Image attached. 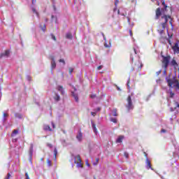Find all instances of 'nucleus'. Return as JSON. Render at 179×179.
Masks as SVG:
<instances>
[{
    "instance_id": "1",
    "label": "nucleus",
    "mask_w": 179,
    "mask_h": 179,
    "mask_svg": "<svg viewBox=\"0 0 179 179\" xmlns=\"http://www.w3.org/2000/svg\"><path fill=\"white\" fill-rule=\"evenodd\" d=\"M162 5L164 8H157L155 10V20H158V19H160L159 20L161 22L157 29L159 34H163L164 33V29L168 26L167 23H169V20L171 29H174V25H173V17H171V15H167V8H169V6L166 5L164 1H162Z\"/></svg>"
},
{
    "instance_id": "2",
    "label": "nucleus",
    "mask_w": 179,
    "mask_h": 179,
    "mask_svg": "<svg viewBox=\"0 0 179 179\" xmlns=\"http://www.w3.org/2000/svg\"><path fill=\"white\" fill-rule=\"evenodd\" d=\"M166 83L169 87H176L179 90V82L178 80L173 77V78L166 79Z\"/></svg>"
},
{
    "instance_id": "3",
    "label": "nucleus",
    "mask_w": 179,
    "mask_h": 179,
    "mask_svg": "<svg viewBox=\"0 0 179 179\" xmlns=\"http://www.w3.org/2000/svg\"><path fill=\"white\" fill-rule=\"evenodd\" d=\"M74 163L76 164L78 169H83V164L82 163V159L80 155H78L74 157Z\"/></svg>"
},
{
    "instance_id": "4",
    "label": "nucleus",
    "mask_w": 179,
    "mask_h": 179,
    "mask_svg": "<svg viewBox=\"0 0 179 179\" xmlns=\"http://www.w3.org/2000/svg\"><path fill=\"white\" fill-rule=\"evenodd\" d=\"M127 101V104L126 105V108H127V111H129L134 108V104L132 103V98L131 96H128Z\"/></svg>"
},
{
    "instance_id": "5",
    "label": "nucleus",
    "mask_w": 179,
    "mask_h": 179,
    "mask_svg": "<svg viewBox=\"0 0 179 179\" xmlns=\"http://www.w3.org/2000/svg\"><path fill=\"white\" fill-rule=\"evenodd\" d=\"M170 56L163 57L162 64H164L165 69H167V66H169V64H170Z\"/></svg>"
},
{
    "instance_id": "6",
    "label": "nucleus",
    "mask_w": 179,
    "mask_h": 179,
    "mask_svg": "<svg viewBox=\"0 0 179 179\" xmlns=\"http://www.w3.org/2000/svg\"><path fill=\"white\" fill-rule=\"evenodd\" d=\"M130 52H131L130 58H131V62H134L135 58H138V57H136V55L138 54V53L136 52V49H135V48H134L130 51Z\"/></svg>"
},
{
    "instance_id": "7",
    "label": "nucleus",
    "mask_w": 179,
    "mask_h": 179,
    "mask_svg": "<svg viewBox=\"0 0 179 179\" xmlns=\"http://www.w3.org/2000/svg\"><path fill=\"white\" fill-rule=\"evenodd\" d=\"M171 48L173 51V54H179V41L175 43Z\"/></svg>"
},
{
    "instance_id": "8",
    "label": "nucleus",
    "mask_w": 179,
    "mask_h": 179,
    "mask_svg": "<svg viewBox=\"0 0 179 179\" xmlns=\"http://www.w3.org/2000/svg\"><path fill=\"white\" fill-rule=\"evenodd\" d=\"M144 155L146 157L145 163H146L147 169H151V170H153V169L152 168V164L150 163L149 158H148V154H146V152H144Z\"/></svg>"
},
{
    "instance_id": "9",
    "label": "nucleus",
    "mask_w": 179,
    "mask_h": 179,
    "mask_svg": "<svg viewBox=\"0 0 179 179\" xmlns=\"http://www.w3.org/2000/svg\"><path fill=\"white\" fill-rule=\"evenodd\" d=\"M76 139H78V142H82V139H83V134L80 130L78 131V133L76 136Z\"/></svg>"
},
{
    "instance_id": "10",
    "label": "nucleus",
    "mask_w": 179,
    "mask_h": 179,
    "mask_svg": "<svg viewBox=\"0 0 179 179\" xmlns=\"http://www.w3.org/2000/svg\"><path fill=\"white\" fill-rule=\"evenodd\" d=\"M71 95L73 96V97L76 100V103H79V96H78V94L72 92Z\"/></svg>"
},
{
    "instance_id": "11",
    "label": "nucleus",
    "mask_w": 179,
    "mask_h": 179,
    "mask_svg": "<svg viewBox=\"0 0 179 179\" xmlns=\"http://www.w3.org/2000/svg\"><path fill=\"white\" fill-rule=\"evenodd\" d=\"M171 65L172 66H174V68H177V66H178V64L177 63V62L176 61V59H173L171 62Z\"/></svg>"
},
{
    "instance_id": "12",
    "label": "nucleus",
    "mask_w": 179,
    "mask_h": 179,
    "mask_svg": "<svg viewBox=\"0 0 179 179\" xmlns=\"http://www.w3.org/2000/svg\"><path fill=\"white\" fill-rule=\"evenodd\" d=\"M51 66L52 69H55V68H56L57 66V64L55 63V59H54V57H52Z\"/></svg>"
},
{
    "instance_id": "13",
    "label": "nucleus",
    "mask_w": 179,
    "mask_h": 179,
    "mask_svg": "<svg viewBox=\"0 0 179 179\" xmlns=\"http://www.w3.org/2000/svg\"><path fill=\"white\" fill-rule=\"evenodd\" d=\"M124 138V136H119L117 139L116 140V143H121Z\"/></svg>"
},
{
    "instance_id": "14",
    "label": "nucleus",
    "mask_w": 179,
    "mask_h": 179,
    "mask_svg": "<svg viewBox=\"0 0 179 179\" xmlns=\"http://www.w3.org/2000/svg\"><path fill=\"white\" fill-rule=\"evenodd\" d=\"M134 65L138 68H142L143 66L142 63L141 62V61H139V59H138L137 62L134 63Z\"/></svg>"
},
{
    "instance_id": "15",
    "label": "nucleus",
    "mask_w": 179,
    "mask_h": 179,
    "mask_svg": "<svg viewBox=\"0 0 179 179\" xmlns=\"http://www.w3.org/2000/svg\"><path fill=\"white\" fill-rule=\"evenodd\" d=\"M9 54H10V52L9 50H6L4 53L1 54V57H9Z\"/></svg>"
},
{
    "instance_id": "16",
    "label": "nucleus",
    "mask_w": 179,
    "mask_h": 179,
    "mask_svg": "<svg viewBox=\"0 0 179 179\" xmlns=\"http://www.w3.org/2000/svg\"><path fill=\"white\" fill-rule=\"evenodd\" d=\"M57 90L59 91V92H60L61 93H62V94H64V87H62V85H59L58 87H57Z\"/></svg>"
},
{
    "instance_id": "17",
    "label": "nucleus",
    "mask_w": 179,
    "mask_h": 179,
    "mask_svg": "<svg viewBox=\"0 0 179 179\" xmlns=\"http://www.w3.org/2000/svg\"><path fill=\"white\" fill-rule=\"evenodd\" d=\"M43 129L44 131H52V129H51V127H50V125H45Z\"/></svg>"
},
{
    "instance_id": "18",
    "label": "nucleus",
    "mask_w": 179,
    "mask_h": 179,
    "mask_svg": "<svg viewBox=\"0 0 179 179\" xmlns=\"http://www.w3.org/2000/svg\"><path fill=\"white\" fill-rule=\"evenodd\" d=\"M54 100L55 101H59V100H61V97L58 95V94H55V96H54Z\"/></svg>"
},
{
    "instance_id": "19",
    "label": "nucleus",
    "mask_w": 179,
    "mask_h": 179,
    "mask_svg": "<svg viewBox=\"0 0 179 179\" xmlns=\"http://www.w3.org/2000/svg\"><path fill=\"white\" fill-rule=\"evenodd\" d=\"M15 117L18 118L19 120H22V118H23V116L20 113H15Z\"/></svg>"
},
{
    "instance_id": "20",
    "label": "nucleus",
    "mask_w": 179,
    "mask_h": 179,
    "mask_svg": "<svg viewBox=\"0 0 179 179\" xmlns=\"http://www.w3.org/2000/svg\"><path fill=\"white\" fill-rule=\"evenodd\" d=\"M19 134V130L18 129H15L13 131V133L11 134V136L13 138L15 135H17Z\"/></svg>"
},
{
    "instance_id": "21",
    "label": "nucleus",
    "mask_w": 179,
    "mask_h": 179,
    "mask_svg": "<svg viewBox=\"0 0 179 179\" xmlns=\"http://www.w3.org/2000/svg\"><path fill=\"white\" fill-rule=\"evenodd\" d=\"M73 37V36H72V34H71V33H68L66 35V38H69V40H72Z\"/></svg>"
},
{
    "instance_id": "22",
    "label": "nucleus",
    "mask_w": 179,
    "mask_h": 179,
    "mask_svg": "<svg viewBox=\"0 0 179 179\" xmlns=\"http://www.w3.org/2000/svg\"><path fill=\"white\" fill-rule=\"evenodd\" d=\"M57 155H58V150H57V148H55V150H54L55 160H57Z\"/></svg>"
},
{
    "instance_id": "23",
    "label": "nucleus",
    "mask_w": 179,
    "mask_h": 179,
    "mask_svg": "<svg viewBox=\"0 0 179 179\" xmlns=\"http://www.w3.org/2000/svg\"><path fill=\"white\" fill-rule=\"evenodd\" d=\"M92 128H93V129H94V132L95 133V134H97V128H96V124H94V123H92Z\"/></svg>"
},
{
    "instance_id": "24",
    "label": "nucleus",
    "mask_w": 179,
    "mask_h": 179,
    "mask_svg": "<svg viewBox=\"0 0 179 179\" xmlns=\"http://www.w3.org/2000/svg\"><path fill=\"white\" fill-rule=\"evenodd\" d=\"M33 148H34V145H33V143H31L30 145V148H29V153H30V155H33Z\"/></svg>"
},
{
    "instance_id": "25",
    "label": "nucleus",
    "mask_w": 179,
    "mask_h": 179,
    "mask_svg": "<svg viewBox=\"0 0 179 179\" xmlns=\"http://www.w3.org/2000/svg\"><path fill=\"white\" fill-rule=\"evenodd\" d=\"M113 117H117L118 115V114L117 113V108L113 109Z\"/></svg>"
},
{
    "instance_id": "26",
    "label": "nucleus",
    "mask_w": 179,
    "mask_h": 179,
    "mask_svg": "<svg viewBox=\"0 0 179 179\" xmlns=\"http://www.w3.org/2000/svg\"><path fill=\"white\" fill-rule=\"evenodd\" d=\"M129 83H131V78H128V81H127V87H128V89H131V87L129 86Z\"/></svg>"
},
{
    "instance_id": "27",
    "label": "nucleus",
    "mask_w": 179,
    "mask_h": 179,
    "mask_svg": "<svg viewBox=\"0 0 179 179\" xmlns=\"http://www.w3.org/2000/svg\"><path fill=\"white\" fill-rule=\"evenodd\" d=\"M47 164L48 166H49V167H51V166H52V164H51V160H50L49 159H47Z\"/></svg>"
},
{
    "instance_id": "28",
    "label": "nucleus",
    "mask_w": 179,
    "mask_h": 179,
    "mask_svg": "<svg viewBox=\"0 0 179 179\" xmlns=\"http://www.w3.org/2000/svg\"><path fill=\"white\" fill-rule=\"evenodd\" d=\"M111 122H114V124H117V118H110Z\"/></svg>"
},
{
    "instance_id": "29",
    "label": "nucleus",
    "mask_w": 179,
    "mask_h": 179,
    "mask_svg": "<svg viewBox=\"0 0 179 179\" xmlns=\"http://www.w3.org/2000/svg\"><path fill=\"white\" fill-rule=\"evenodd\" d=\"M73 72V69L72 67H70L69 69V73L70 75H72V73Z\"/></svg>"
},
{
    "instance_id": "30",
    "label": "nucleus",
    "mask_w": 179,
    "mask_h": 179,
    "mask_svg": "<svg viewBox=\"0 0 179 179\" xmlns=\"http://www.w3.org/2000/svg\"><path fill=\"white\" fill-rule=\"evenodd\" d=\"M10 177H12V175L8 173L4 179H10Z\"/></svg>"
},
{
    "instance_id": "31",
    "label": "nucleus",
    "mask_w": 179,
    "mask_h": 179,
    "mask_svg": "<svg viewBox=\"0 0 179 179\" xmlns=\"http://www.w3.org/2000/svg\"><path fill=\"white\" fill-rule=\"evenodd\" d=\"M51 37L52 38V40H54V41H57V38L54 36V34H51Z\"/></svg>"
},
{
    "instance_id": "32",
    "label": "nucleus",
    "mask_w": 179,
    "mask_h": 179,
    "mask_svg": "<svg viewBox=\"0 0 179 179\" xmlns=\"http://www.w3.org/2000/svg\"><path fill=\"white\" fill-rule=\"evenodd\" d=\"M32 11L34 12V13H36L37 15V16H38V13L37 12V10H36V8H33Z\"/></svg>"
},
{
    "instance_id": "33",
    "label": "nucleus",
    "mask_w": 179,
    "mask_h": 179,
    "mask_svg": "<svg viewBox=\"0 0 179 179\" xmlns=\"http://www.w3.org/2000/svg\"><path fill=\"white\" fill-rule=\"evenodd\" d=\"M41 29H42L43 31H45V30L47 29V27H45V24H43V26Z\"/></svg>"
},
{
    "instance_id": "34",
    "label": "nucleus",
    "mask_w": 179,
    "mask_h": 179,
    "mask_svg": "<svg viewBox=\"0 0 179 179\" xmlns=\"http://www.w3.org/2000/svg\"><path fill=\"white\" fill-rule=\"evenodd\" d=\"M174 93L173 92H170V97L171 98V99H173V97H174Z\"/></svg>"
},
{
    "instance_id": "35",
    "label": "nucleus",
    "mask_w": 179,
    "mask_h": 179,
    "mask_svg": "<svg viewBox=\"0 0 179 179\" xmlns=\"http://www.w3.org/2000/svg\"><path fill=\"white\" fill-rule=\"evenodd\" d=\"M47 146H48V148H50L51 149L52 148V144L48 143Z\"/></svg>"
},
{
    "instance_id": "36",
    "label": "nucleus",
    "mask_w": 179,
    "mask_h": 179,
    "mask_svg": "<svg viewBox=\"0 0 179 179\" xmlns=\"http://www.w3.org/2000/svg\"><path fill=\"white\" fill-rule=\"evenodd\" d=\"M160 73H162V70H159V71H157L156 72L157 76H159V75H160Z\"/></svg>"
},
{
    "instance_id": "37",
    "label": "nucleus",
    "mask_w": 179,
    "mask_h": 179,
    "mask_svg": "<svg viewBox=\"0 0 179 179\" xmlns=\"http://www.w3.org/2000/svg\"><path fill=\"white\" fill-rule=\"evenodd\" d=\"M97 113L96 112H91V115L93 116V117H96Z\"/></svg>"
},
{
    "instance_id": "38",
    "label": "nucleus",
    "mask_w": 179,
    "mask_h": 179,
    "mask_svg": "<svg viewBox=\"0 0 179 179\" xmlns=\"http://www.w3.org/2000/svg\"><path fill=\"white\" fill-rule=\"evenodd\" d=\"M161 132H162V134H166L167 132V131L164 129H161Z\"/></svg>"
},
{
    "instance_id": "39",
    "label": "nucleus",
    "mask_w": 179,
    "mask_h": 179,
    "mask_svg": "<svg viewBox=\"0 0 179 179\" xmlns=\"http://www.w3.org/2000/svg\"><path fill=\"white\" fill-rule=\"evenodd\" d=\"M59 62H62L64 64V65H65V60H64V59H60L59 60Z\"/></svg>"
},
{
    "instance_id": "40",
    "label": "nucleus",
    "mask_w": 179,
    "mask_h": 179,
    "mask_svg": "<svg viewBox=\"0 0 179 179\" xmlns=\"http://www.w3.org/2000/svg\"><path fill=\"white\" fill-rule=\"evenodd\" d=\"M90 97L91 99H96V94H91Z\"/></svg>"
},
{
    "instance_id": "41",
    "label": "nucleus",
    "mask_w": 179,
    "mask_h": 179,
    "mask_svg": "<svg viewBox=\"0 0 179 179\" xmlns=\"http://www.w3.org/2000/svg\"><path fill=\"white\" fill-rule=\"evenodd\" d=\"M99 158H96V163H94L93 164H94V166H96V164H97V163H99Z\"/></svg>"
},
{
    "instance_id": "42",
    "label": "nucleus",
    "mask_w": 179,
    "mask_h": 179,
    "mask_svg": "<svg viewBox=\"0 0 179 179\" xmlns=\"http://www.w3.org/2000/svg\"><path fill=\"white\" fill-rule=\"evenodd\" d=\"M25 177H26V179H30V177H29V173H25Z\"/></svg>"
},
{
    "instance_id": "43",
    "label": "nucleus",
    "mask_w": 179,
    "mask_h": 179,
    "mask_svg": "<svg viewBox=\"0 0 179 179\" xmlns=\"http://www.w3.org/2000/svg\"><path fill=\"white\" fill-rule=\"evenodd\" d=\"M119 2H120V0H115V5L117 6V5H118Z\"/></svg>"
},
{
    "instance_id": "44",
    "label": "nucleus",
    "mask_w": 179,
    "mask_h": 179,
    "mask_svg": "<svg viewBox=\"0 0 179 179\" xmlns=\"http://www.w3.org/2000/svg\"><path fill=\"white\" fill-rule=\"evenodd\" d=\"M129 34L131 36V37H132V36H134V34H132V30L129 29Z\"/></svg>"
},
{
    "instance_id": "45",
    "label": "nucleus",
    "mask_w": 179,
    "mask_h": 179,
    "mask_svg": "<svg viewBox=\"0 0 179 179\" xmlns=\"http://www.w3.org/2000/svg\"><path fill=\"white\" fill-rule=\"evenodd\" d=\"M86 166L90 167V164H89V162L87 160L86 161Z\"/></svg>"
},
{
    "instance_id": "46",
    "label": "nucleus",
    "mask_w": 179,
    "mask_h": 179,
    "mask_svg": "<svg viewBox=\"0 0 179 179\" xmlns=\"http://www.w3.org/2000/svg\"><path fill=\"white\" fill-rule=\"evenodd\" d=\"M101 68H103V66H99L97 67L98 71H100V69H101Z\"/></svg>"
},
{
    "instance_id": "47",
    "label": "nucleus",
    "mask_w": 179,
    "mask_h": 179,
    "mask_svg": "<svg viewBox=\"0 0 179 179\" xmlns=\"http://www.w3.org/2000/svg\"><path fill=\"white\" fill-rule=\"evenodd\" d=\"M115 8L113 9V12H117V5L115 4Z\"/></svg>"
},
{
    "instance_id": "48",
    "label": "nucleus",
    "mask_w": 179,
    "mask_h": 179,
    "mask_svg": "<svg viewBox=\"0 0 179 179\" xmlns=\"http://www.w3.org/2000/svg\"><path fill=\"white\" fill-rule=\"evenodd\" d=\"M176 108H177V107H175L173 109V108H171V111H174V110H176Z\"/></svg>"
},
{
    "instance_id": "49",
    "label": "nucleus",
    "mask_w": 179,
    "mask_h": 179,
    "mask_svg": "<svg viewBox=\"0 0 179 179\" xmlns=\"http://www.w3.org/2000/svg\"><path fill=\"white\" fill-rule=\"evenodd\" d=\"M52 128H55V124H54V122H52Z\"/></svg>"
},
{
    "instance_id": "50",
    "label": "nucleus",
    "mask_w": 179,
    "mask_h": 179,
    "mask_svg": "<svg viewBox=\"0 0 179 179\" xmlns=\"http://www.w3.org/2000/svg\"><path fill=\"white\" fill-rule=\"evenodd\" d=\"M100 110H101V108H96V111H100Z\"/></svg>"
},
{
    "instance_id": "51",
    "label": "nucleus",
    "mask_w": 179,
    "mask_h": 179,
    "mask_svg": "<svg viewBox=\"0 0 179 179\" xmlns=\"http://www.w3.org/2000/svg\"><path fill=\"white\" fill-rule=\"evenodd\" d=\"M124 156L128 158V154L127 152L124 153Z\"/></svg>"
},
{
    "instance_id": "52",
    "label": "nucleus",
    "mask_w": 179,
    "mask_h": 179,
    "mask_svg": "<svg viewBox=\"0 0 179 179\" xmlns=\"http://www.w3.org/2000/svg\"><path fill=\"white\" fill-rule=\"evenodd\" d=\"M73 89L74 90L75 92H76V90H76V87H73Z\"/></svg>"
},
{
    "instance_id": "53",
    "label": "nucleus",
    "mask_w": 179,
    "mask_h": 179,
    "mask_svg": "<svg viewBox=\"0 0 179 179\" xmlns=\"http://www.w3.org/2000/svg\"><path fill=\"white\" fill-rule=\"evenodd\" d=\"M157 3L158 6L160 5V2L159 1H157Z\"/></svg>"
},
{
    "instance_id": "54",
    "label": "nucleus",
    "mask_w": 179,
    "mask_h": 179,
    "mask_svg": "<svg viewBox=\"0 0 179 179\" xmlns=\"http://www.w3.org/2000/svg\"><path fill=\"white\" fill-rule=\"evenodd\" d=\"M34 2H36V0H32V3L34 4Z\"/></svg>"
},
{
    "instance_id": "55",
    "label": "nucleus",
    "mask_w": 179,
    "mask_h": 179,
    "mask_svg": "<svg viewBox=\"0 0 179 179\" xmlns=\"http://www.w3.org/2000/svg\"><path fill=\"white\" fill-rule=\"evenodd\" d=\"M117 15H120V10H117Z\"/></svg>"
},
{
    "instance_id": "56",
    "label": "nucleus",
    "mask_w": 179,
    "mask_h": 179,
    "mask_svg": "<svg viewBox=\"0 0 179 179\" xmlns=\"http://www.w3.org/2000/svg\"><path fill=\"white\" fill-rule=\"evenodd\" d=\"M3 116H4V117H6V113H3Z\"/></svg>"
},
{
    "instance_id": "57",
    "label": "nucleus",
    "mask_w": 179,
    "mask_h": 179,
    "mask_svg": "<svg viewBox=\"0 0 179 179\" xmlns=\"http://www.w3.org/2000/svg\"><path fill=\"white\" fill-rule=\"evenodd\" d=\"M117 90H120V87H117Z\"/></svg>"
},
{
    "instance_id": "58",
    "label": "nucleus",
    "mask_w": 179,
    "mask_h": 179,
    "mask_svg": "<svg viewBox=\"0 0 179 179\" xmlns=\"http://www.w3.org/2000/svg\"><path fill=\"white\" fill-rule=\"evenodd\" d=\"M164 73H166V70L164 71Z\"/></svg>"
},
{
    "instance_id": "59",
    "label": "nucleus",
    "mask_w": 179,
    "mask_h": 179,
    "mask_svg": "<svg viewBox=\"0 0 179 179\" xmlns=\"http://www.w3.org/2000/svg\"><path fill=\"white\" fill-rule=\"evenodd\" d=\"M52 17H54V15H52Z\"/></svg>"
}]
</instances>
